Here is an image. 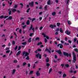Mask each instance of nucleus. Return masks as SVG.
<instances>
[{"label": "nucleus", "mask_w": 78, "mask_h": 78, "mask_svg": "<svg viewBox=\"0 0 78 78\" xmlns=\"http://www.w3.org/2000/svg\"><path fill=\"white\" fill-rule=\"evenodd\" d=\"M73 62L75 63V62L76 61V55L75 54V52H73Z\"/></svg>", "instance_id": "nucleus-1"}, {"label": "nucleus", "mask_w": 78, "mask_h": 78, "mask_svg": "<svg viewBox=\"0 0 78 78\" xmlns=\"http://www.w3.org/2000/svg\"><path fill=\"white\" fill-rule=\"evenodd\" d=\"M63 53L64 56H66L67 57H69V56L70 58H71V54L70 53L69 54L66 52H63Z\"/></svg>", "instance_id": "nucleus-2"}, {"label": "nucleus", "mask_w": 78, "mask_h": 78, "mask_svg": "<svg viewBox=\"0 0 78 78\" xmlns=\"http://www.w3.org/2000/svg\"><path fill=\"white\" fill-rule=\"evenodd\" d=\"M35 57L36 58H39V59H42V55L40 54V53H38L37 54L35 55Z\"/></svg>", "instance_id": "nucleus-3"}, {"label": "nucleus", "mask_w": 78, "mask_h": 78, "mask_svg": "<svg viewBox=\"0 0 78 78\" xmlns=\"http://www.w3.org/2000/svg\"><path fill=\"white\" fill-rule=\"evenodd\" d=\"M32 30L33 32H34V28L33 27V24H31L30 25V27L29 29V31H31Z\"/></svg>", "instance_id": "nucleus-4"}, {"label": "nucleus", "mask_w": 78, "mask_h": 78, "mask_svg": "<svg viewBox=\"0 0 78 78\" xmlns=\"http://www.w3.org/2000/svg\"><path fill=\"white\" fill-rule=\"evenodd\" d=\"M55 51H56V53H58L59 54L60 56H62V51H61V50H56Z\"/></svg>", "instance_id": "nucleus-5"}, {"label": "nucleus", "mask_w": 78, "mask_h": 78, "mask_svg": "<svg viewBox=\"0 0 78 78\" xmlns=\"http://www.w3.org/2000/svg\"><path fill=\"white\" fill-rule=\"evenodd\" d=\"M9 17V16H4L3 15H2L0 16V19H6V18H8Z\"/></svg>", "instance_id": "nucleus-6"}, {"label": "nucleus", "mask_w": 78, "mask_h": 78, "mask_svg": "<svg viewBox=\"0 0 78 78\" xmlns=\"http://www.w3.org/2000/svg\"><path fill=\"white\" fill-rule=\"evenodd\" d=\"M56 27V25L55 24H54V25L51 24L49 26L50 28H51L52 29H53L54 28H55Z\"/></svg>", "instance_id": "nucleus-7"}, {"label": "nucleus", "mask_w": 78, "mask_h": 78, "mask_svg": "<svg viewBox=\"0 0 78 78\" xmlns=\"http://www.w3.org/2000/svg\"><path fill=\"white\" fill-rule=\"evenodd\" d=\"M42 35H43V36H44V37H46L47 39H48V40L49 39V37H48V36H47V35H45V34H44V33H42Z\"/></svg>", "instance_id": "nucleus-8"}, {"label": "nucleus", "mask_w": 78, "mask_h": 78, "mask_svg": "<svg viewBox=\"0 0 78 78\" xmlns=\"http://www.w3.org/2000/svg\"><path fill=\"white\" fill-rule=\"evenodd\" d=\"M59 47L60 48L62 49L63 48V45L62 44H59L57 45V47Z\"/></svg>", "instance_id": "nucleus-9"}, {"label": "nucleus", "mask_w": 78, "mask_h": 78, "mask_svg": "<svg viewBox=\"0 0 78 78\" xmlns=\"http://www.w3.org/2000/svg\"><path fill=\"white\" fill-rule=\"evenodd\" d=\"M29 5H30V7H33L34 6V2H29Z\"/></svg>", "instance_id": "nucleus-10"}, {"label": "nucleus", "mask_w": 78, "mask_h": 78, "mask_svg": "<svg viewBox=\"0 0 78 78\" xmlns=\"http://www.w3.org/2000/svg\"><path fill=\"white\" fill-rule=\"evenodd\" d=\"M65 33L67 35H70V32H69V30H66Z\"/></svg>", "instance_id": "nucleus-11"}, {"label": "nucleus", "mask_w": 78, "mask_h": 78, "mask_svg": "<svg viewBox=\"0 0 78 78\" xmlns=\"http://www.w3.org/2000/svg\"><path fill=\"white\" fill-rule=\"evenodd\" d=\"M12 16H10L9 17L7 18H6V20H12Z\"/></svg>", "instance_id": "nucleus-12"}, {"label": "nucleus", "mask_w": 78, "mask_h": 78, "mask_svg": "<svg viewBox=\"0 0 78 78\" xmlns=\"http://www.w3.org/2000/svg\"><path fill=\"white\" fill-rule=\"evenodd\" d=\"M39 71L38 70L37 72L36 73V75H37V76H40V73H39Z\"/></svg>", "instance_id": "nucleus-13"}, {"label": "nucleus", "mask_w": 78, "mask_h": 78, "mask_svg": "<svg viewBox=\"0 0 78 78\" xmlns=\"http://www.w3.org/2000/svg\"><path fill=\"white\" fill-rule=\"evenodd\" d=\"M47 5H49L50 4H52V3H51V1L50 0H48V1L47 2Z\"/></svg>", "instance_id": "nucleus-14"}, {"label": "nucleus", "mask_w": 78, "mask_h": 78, "mask_svg": "<svg viewBox=\"0 0 78 78\" xmlns=\"http://www.w3.org/2000/svg\"><path fill=\"white\" fill-rule=\"evenodd\" d=\"M21 53V51H18L17 52V53L16 54V56H19V55Z\"/></svg>", "instance_id": "nucleus-15"}, {"label": "nucleus", "mask_w": 78, "mask_h": 78, "mask_svg": "<svg viewBox=\"0 0 78 78\" xmlns=\"http://www.w3.org/2000/svg\"><path fill=\"white\" fill-rule=\"evenodd\" d=\"M35 40L36 41H39L40 40V38L39 37H37L35 38Z\"/></svg>", "instance_id": "nucleus-16"}, {"label": "nucleus", "mask_w": 78, "mask_h": 78, "mask_svg": "<svg viewBox=\"0 0 78 78\" xmlns=\"http://www.w3.org/2000/svg\"><path fill=\"white\" fill-rule=\"evenodd\" d=\"M56 12H54L52 13V15L53 16H55L56 15Z\"/></svg>", "instance_id": "nucleus-17"}, {"label": "nucleus", "mask_w": 78, "mask_h": 78, "mask_svg": "<svg viewBox=\"0 0 78 78\" xmlns=\"http://www.w3.org/2000/svg\"><path fill=\"white\" fill-rule=\"evenodd\" d=\"M26 24L27 25H29L30 24V20H28L26 22Z\"/></svg>", "instance_id": "nucleus-18"}, {"label": "nucleus", "mask_w": 78, "mask_h": 78, "mask_svg": "<svg viewBox=\"0 0 78 78\" xmlns=\"http://www.w3.org/2000/svg\"><path fill=\"white\" fill-rule=\"evenodd\" d=\"M22 45H27V42H23L22 43Z\"/></svg>", "instance_id": "nucleus-19"}, {"label": "nucleus", "mask_w": 78, "mask_h": 78, "mask_svg": "<svg viewBox=\"0 0 78 78\" xmlns=\"http://www.w3.org/2000/svg\"><path fill=\"white\" fill-rule=\"evenodd\" d=\"M67 76V75H66V74H64L62 75V77L63 78H65V77H66Z\"/></svg>", "instance_id": "nucleus-20"}, {"label": "nucleus", "mask_w": 78, "mask_h": 78, "mask_svg": "<svg viewBox=\"0 0 78 78\" xmlns=\"http://www.w3.org/2000/svg\"><path fill=\"white\" fill-rule=\"evenodd\" d=\"M60 32L61 33H63V30L61 28H60Z\"/></svg>", "instance_id": "nucleus-21"}, {"label": "nucleus", "mask_w": 78, "mask_h": 78, "mask_svg": "<svg viewBox=\"0 0 78 78\" xmlns=\"http://www.w3.org/2000/svg\"><path fill=\"white\" fill-rule=\"evenodd\" d=\"M31 42V38H29L28 40V42H29V43H30Z\"/></svg>", "instance_id": "nucleus-22"}, {"label": "nucleus", "mask_w": 78, "mask_h": 78, "mask_svg": "<svg viewBox=\"0 0 78 78\" xmlns=\"http://www.w3.org/2000/svg\"><path fill=\"white\" fill-rule=\"evenodd\" d=\"M29 55V53L27 52H26V53L25 54V55H24V56H27L28 55Z\"/></svg>", "instance_id": "nucleus-23"}, {"label": "nucleus", "mask_w": 78, "mask_h": 78, "mask_svg": "<svg viewBox=\"0 0 78 78\" xmlns=\"http://www.w3.org/2000/svg\"><path fill=\"white\" fill-rule=\"evenodd\" d=\"M47 6H48V5H46L44 7V10L45 11L47 10Z\"/></svg>", "instance_id": "nucleus-24"}, {"label": "nucleus", "mask_w": 78, "mask_h": 78, "mask_svg": "<svg viewBox=\"0 0 78 78\" xmlns=\"http://www.w3.org/2000/svg\"><path fill=\"white\" fill-rule=\"evenodd\" d=\"M15 72H16V69H14L13 70V71L12 73V74H14L15 73Z\"/></svg>", "instance_id": "nucleus-25"}, {"label": "nucleus", "mask_w": 78, "mask_h": 78, "mask_svg": "<svg viewBox=\"0 0 78 78\" xmlns=\"http://www.w3.org/2000/svg\"><path fill=\"white\" fill-rule=\"evenodd\" d=\"M17 11V10L15 9H12V12H16Z\"/></svg>", "instance_id": "nucleus-26"}, {"label": "nucleus", "mask_w": 78, "mask_h": 78, "mask_svg": "<svg viewBox=\"0 0 78 78\" xmlns=\"http://www.w3.org/2000/svg\"><path fill=\"white\" fill-rule=\"evenodd\" d=\"M41 44H42V43L41 42H40L37 43V45H41Z\"/></svg>", "instance_id": "nucleus-27"}, {"label": "nucleus", "mask_w": 78, "mask_h": 78, "mask_svg": "<svg viewBox=\"0 0 78 78\" xmlns=\"http://www.w3.org/2000/svg\"><path fill=\"white\" fill-rule=\"evenodd\" d=\"M55 38L56 39H57V41H60V38H58L57 37H55Z\"/></svg>", "instance_id": "nucleus-28"}, {"label": "nucleus", "mask_w": 78, "mask_h": 78, "mask_svg": "<svg viewBox=\"0 0 78 78\" xmlns=\"http://www.w3.org/2000/svg\"><path fill=\"white\" fill-rule=\"evenodd\" d=\"M46 62H49V58H47L46 60Z\"/></svg>", "instance_id": "nucleus-29"}, {"label": "nucleus", "mask_w": 78, "mask_h": 78, "mask_svg": "<svg viewBox=\"0 0 78 78\" xmlns=\"http://www.w3.org/2000/svg\"><path fill=\"white\" fill-rule=\"evenodd\" d=\"M27 65V63L25 62H23V64L22 66H25L26 65Z\"/></svg>", "instance_id": "nucleus-30"}, {"label": "nucleus", "mask_w": 78, "mask_h": 78, "mask_svg": "<svg viewBox=\"0 0 78 78\" xmlns=\"http://www.w3.org/2000/svg\"><path fill=\"white\" fill-rule=\"evenodd\" d=\"M9 16H10V15H11V14H12V12L11 11H10L9 12Z\"/></svg>", "instance_id": "nucleus-31"}, {"label": "nucleus", "mask_w": 78, "mask_h": 78, "mask_svg": "<svg viewBox=\"0 0 78 78\" xmlns=\"http://www.w3.org/2000/svg\"><path fill=\"white\" fill-rule=\"evenodd\" d=\"M51 71H52V69L51 68L49 71V74H50V73H51Z\"/></svg>", "instance_id": "nucleus-32"}, {"label": "nucleus", "mask_w": 78, "mask_h": 78, "mask_svg": "<svg viewBox=\"0 0 78 78\" xmlns=\"http://www.w3.org/2000/svg\"><path fill=\"white\" fill-rule=\"evenodd\" d=\"M50 66V64L47 63L46 64V66H47L48 69V67L49 66Z\"/></svg>", "instance_id": "nucleus-33"}, {"label": "nucleus", "mask_w": 78, "mask_h": 78, "mask_svg": "<svg viewBox=\"0 0 78 78\" xmlns=\"http://www.w3.org/2000/svg\"><path fill=\"white\" fill-rule=\"evenodd\" d=\"M59 25H61V24L60 23H57V27H59Z\"/></svg>", "instance_id": "nucleus-34"}, {"label": "nucleus", "mask_w": 78, "mask_h": 78, "mask_svg": "<svg viewBox=\"0 0 78 78\" xmlns=\"http://www.w3.org/2000/svg\"><path fill=\"white\" fill-rule=\"evenodd\" d=\"M26 52H25V51H24L22 53V56H24V55H25Z\"/></svg>", "instance_id": "nucleus-35"}, {"label": "nucleus", "mask_w": 78, "mask_h": 78, "mask_svg": "<svg viewBox=\"0 0 78 78\" xmlns=\"http://www.w3.org/2000/svg\"><path fill=\"white\" fill-rule=\"evenodd\" d=\"M20 5H21L22 6L21 8H23V4L22 3H20Z\"/></svg>", "instance_id": "nucleus-36"}, {"label": "nucleus", "mask_w": 78, "mask_h": 78, "mask_svg": "<svg viewBox=\"0 0 78 78\" xmlns=\"http://www.w3.org/2000/svg\"><path fill=\"white\" fill-rule=\"evenodd\" d=\"M34 34V33H32L30 34L29 36H30V37H31Z\"/></svg>", "instance_id": "nucleus-37"}, {"label": "nucleus", "mask_w": 78, "mask_h": 78, "mask_svg": "<svg viewBox=\"0 0 78 78\" xmlns=\"http://www.w3.org/2000/svg\"><path fill=\"white\" fill-rule=\"evenodd\" d=\"M8 3H9L10 6H11L12 4V2H9V1H8Z\"/></svg>", "instance_id": "nucleus-38"}, {"label": "nucleus", "mask_w": 78, "mask_h": 78, "mask_svg": "<svg viewBox=\"0 0 78 78\" xmlns=\"http://www.w3.org/2000/svg\"><path fill=\"white\" fill-rule=\"evenodd\" d=\"M74 50L76 52H78V49L77 48H76L74 49Z\"/></svg>", "instance_id": "nucleus-39"}, {"label": "nucleus", "mask_w": 78, "mask_h": 78, "mask_svg": "<svg viewBox=\"0 0 78 78\" xmlns=\"http://www.w3.org/2000/svg\"><path fill=\"white\" fill-rule=\"evenodd\" d=\"M27 27V25H25L23 27V29H25Z\"/></svg>", "instance_id": "nucleus-40"}, {"label": "nucleus", "mask_w": 78, "mask_h": 78, "mask_svg": "<svg viewBox=\"0 0 78 78\" xmlns=\"http://www.w3.org/2000/svg\"><path fill=\"white\" fill-rule=\"evenodd\" d=\"M15 44H16V43L15 42V41H12V45H15Z\"/></svg>", "instance_id": "nucleus-41"}, {"label": "nucleus", "mask_w": 78, "mask_h": 78, "mask_svg": "<svg viewBox=\"0 0 78 78\" xmlns=\"http://www.w3.org/2000/svg\"><path fill=\"white\" fill-rule=\"evenodd\" d=\"M33 73V71H31L30 72L29 74L30 75H31Z\"/></svg>", "instance_id": "nucleus-42"}, {"label": "nucleus", "mask_w": 78, "mask_h": 78, "mask_svg": "<svg viewBox=\"0 0 78 78\" xmlns=\"http://www.w3.org/2000/svg\"><path fill=\"white\" fill-rule=\"evenodd\" d=\"M66 66L67 68V67H69V64H66Z\"/></svg>", "instance_id": "nucleus-43"}, {"label": "nucleus", "mask_w": 78, "mask_h": 78, "mask_svg": "<svg viewBox=\"0 0 78 78\" xmlns=\"http://www.w3.org/2000/svg\"><path fill=\"white\" fill-rule=\"evenodd\" d=\"M30 8H29V9H27V13L29 12V11H30Z\"/></svg>", "instance_id": "nucleus-44"}, {"label": "nucleus", "mask_w": 78, "mask_h": 78, "mask_svg": "<svg viewBox=\"0 0 78 78\" xmlns=\"http://www.w3.org/2000/svg\"><path fill=\"white\" fill-rule=\"evenodd\" d=\"M14 8H17V5H15L14 7H13Z\"/></svg>", "instance_id": "nucleus-45"}, {"label": "nucleus", "mask_w": 78, "mask_h": 78, "mask_svg": "<svg viewBox=\"0 0 78 78\" xmlns=\"http://www.w3.org/2000/svg\"><path fill=\"white\" fill-rule=\"evenodd\" d=\"M44 41H45V43H47L48 42V40H47V39H46V38H45V39H44Z\"/></svg>", "instance_id": "nucleus-46"}, {"label": "nucleus", "mask_w": 78, "mask_h": 78, "mask_svg": "<svg viewBox=\"0 0 78 78\" xmlns=\"http://www.w3.org/2000/svg\"><path fill=\"white\" fill-rule=\"evenodd\" d=\"M70 2V0H66V4L67 5H68L69 4V2Z\"/></svg>", "instance_id": "nucleus-47"}, {"label": "nucleus", "mask_w": 78, "mask_h": 78, "mask_svg": "<svg viewBox=\"0 0 78 78\" xmlns=\"http://www.w3.org/2000/svg\"><path fill=\"white\" fill-rule=\"evenodd\" d=\"M61 66H62V68H63L64 67V64H61Z\"/></svg>", "instance_id": "nucleus-48"}, {"label": "nucleus", "mask_w": 78, "mask_h": 78, "mask_svg": "<svg viewBox=\"0 0 78 78\" xmlns=\"http://www.w3.org/2000/svg\"><path fill=\"white\" fill-rule=\"evenodd\" d=\"M20 49H21V46H20L18 47V50H20Z\"/></svg>", "instance_id": "nucleus-49"}, {"label": "nucleus", "mask_w": 78, "mask_h": 78, "mask_svg": "<svg viewBox=\"0 0 78 78\" xmlns=\"http://www.w3.org/2000/svg\"><path fill=\"white\" fill-rule=\"evenodd\" d=\"M27 60H29L30 59V58H29V56H27V57L26 58Z\"/></svg>", "instance_id": "nucleus-50"}, {"label": "nucleus", "mask_w": 78, "mask_h": 78, "mask_svg": "<svg viewBox=\"0 0 78 78\" xmlns=\"http://www.w3.org/2000/svg\"><path fill=\"white\" fill-rule=\"evenodd\" d=\"M13 62L14 63H17V62H17V60H15Z\"/></svg>", "instance_id": "nucleus-51"}, {"label": "nucleus", "mask_w": 78, "mask_h": 78, "mask_svg": "<svg viewBox=\"0 0 78 78\" xmlns=\"http://www.w3.org/2000/svg\"><path fill=\"white\" fill-rule=\"evenodd\" d=\"M37 51H42V50L40 48L38 49Z\"/></svg>", "instance_id": "nucleus-52"}, {"label": "nucleus", "mask_w": 78, "mask_h": 78, "mask_svg": "<svg viewBox=\"0 0 78 78\" xmlns=\"http://www.w3.org/2000/svg\"><path fill=\"white\" fill-rule=\"evenodd\" d=\"M18 48V46H16L15 47V50H17V48Z\"/></svg>", "instance_id": "nucleus-53"}, {"label": "nucleus", "mask_w": 78, "mask_h": 78, "mask_svg": "<svg viewBox=\"0 0 78 78\" xmlns=\"http://www.w3.org/2000/svg\"><path fill=\"white\" fill-rule=\"evenodd\" d=\"M76 41H77V38H75L74 39V42H76Z\"/></svg>", "instance_id": "nucleus-54"}, {"label": "nucleus", "mask_w": 78, "mask_h": 78, "mask_svg": "<svg viewBox=\"0 0 78 78\" xmlns=\"http://www.w3.org/2000/svg\"><path fill=\"white\" fill-rule=\"evenodd\" d=\"M59 34V33H58V32H56L55 33V35H58V34Z\"/></svg>", "instance_id": "nucleus-55"}, {"label": "nucleus", "mask_w": 78, "mask_h": 78, "mask_svg": "<svg viewBox=\"0 0 78 78\" xmlns=\"http://www.w3.org/2000/svg\"><path fill=\"white\" fill-rule=\"evenodd\" d=\"M32 22H33V21H34V20H36V18H34L32 19Z\"/></svg>", "instance_id": "nucleus-56"}, {"label": "nucleus", "mask_w": 78, "mask_h": 78, "mask_svg": "<svg viewBox=\"0 0 78 78\" xmlns=\"http://www.w3.org/2000/svg\"><path fill=\"white\" fill-rule=\"evenodd\" d=\"M36 67V64H34V66L33 67V69H34V68H35V67Z\"/></svg>", "instance_id": "nucleus-57"}, {"label": "nucleus", "mask_w": 78, "mask_h": 78, "mask_svg": "<svg viewBox=\"0 0 78 78\" xmlns=\"http://www.w3.org/2000/svg\"><path fill=\"white\" fill-rule=\"evenodd\" d=\"M19 32L20 33V34H21L22 33V29H20Z\"/></svg>", "instance_id": "nucleus-58"}, {"label": "nucleus", "mask_w": 78, "mask_h": 78, "mask_svg": "<svg viewBox=\"0 0 78 78\" xmlns=\"http://www.w3.org/2000/svg\"><path fill=\"white\" fill-rule=\"evenodd\" d=\"M64 44L66 45H69V43H65Z\"/></svg>", "instance_id": "nucleus-59"}, {"label": "nucleus", "mask_w": 78, "mask_h": 78, "mask_svg": "<svg viewBox=\"0 0 78 78\" xmlns=\"http://www.w3.org/2000/svg\"><path fill=\"white\" fill-rule=\"evenodd\" d=\"M9 52H10V50H8V51H6V53H9Z\"/></svg>", "instance_id": "nucleus-60"}, {"label": "nucleus", "mask_w": 78, "mask_h": 78, "mask_svg": "<svg viewBox=\"0 0 78 78\" xmlns=\"http://www.w3.org/2000/svg\"><path fill=\"white\" fill-rule=\"evenodd\" d=\"M43 28V27L42 26L40 28V30H42Z\"/></svg>", "instance_id": "nucleus-61"}, {"label": "nucleus", "mask_w": 78, "mask_h": 78, "mask_svg": "<svg viewBox=\"0 0 78 78\" xmlns=\"http://www.w3.org/2000/svg\"><path fill=\"white\" fill-rule=\"evenodd\" d=\"M68 23L69 25L71 24V22H70V21H68Z\"/></svg>", "instance_id": "nucleus-62"}, {"label": "nucleus", "mask_w": 78, "mask_h": 78, "mask_svg": "<svg viewBox=\"0 0 78 78\" xmlns=\"http://www.w3.org/2000/svg\"><path fill=\"white\" fill-rule=\"evenodd\" d=\"M48 49H47V48H46V49L45 50V51H48Z\"/></svg>", "instance_id": "nucleus-63"}, {"label": "nucleus", "mask_w": 78, "mask_h": 78, "mask_svg": "<svg viewBox=\"0 0 78 78\" xmlns=\"http://www.w3.org/2000/svg\"><path fill=\"white\" fill-rule=\"evenodd\" d=\"M8 46H9V47H10V46H11V43L10 42L9 43Z\"/></svg>", "instance_id": "nucleus-64"}]
</instances>
